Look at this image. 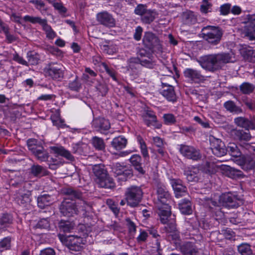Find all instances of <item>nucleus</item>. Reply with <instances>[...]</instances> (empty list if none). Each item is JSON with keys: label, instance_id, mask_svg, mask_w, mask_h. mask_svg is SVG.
<instances>
[{"label": "nucleus", "instance_id": "f257e3e1", "mask_svg": "<svg viewBox=\"0 0 255 255\" xmlns=\"http://www.w3.org/2000/svg\"><path fill=\"white\" fill-rule=\"evenodd\" d=\"M63 194L68 197L65 198L59 206L60 213L67 217H74L79 214L80 208L78 204H83L82 210L90 208L89 203L83 200V193L79 190L67 188L63 190Z\"/></svg>", "mask_w": 255, "mask_h": 255}, {"label": "nucleus", "instance_id": "f03ea898", "mask_svg": "<svg viewBox=\"0 0 255 255\" xmlns=\"http://www.w3.org/2000/svg\"><path fill=\"white\" fill-rule=\"evenodd\" d=\"M233 55L232 52L208 55L202 57L198 63L206 70L214 72L221 69L227 63L233 62Z\"/></svg>", "mask_w": 255, "mask_h": 255}, {"label": "nucleus", "instance_id": "7ed1b4c3", "mask_svg": "<svg viewBox=\"0 0 255 255\" xmlns=\"http://www.w3.org/2000/svg\"><path fill=\"white\" fill-rule=\"evenodd\" d=\"M201 32L204 40L212 45H216L220 42L224 31L219 26L207 25L203 27Z\"/></svg>", "mask_w": 255, "mask_h": 255}, {"label": "nucleus", "instance_id": "20e7f679", "mask_svg": "<svg viewBox=\"0 0 255 255\" xmlns=\"http://www.w3.org/2000/svg\"><path fill=\"white\" fill-rule=\"evenodd\" d=\"M95 175L97 177V183L102 188L112 189L115 184L112 178L110 177L107 171L102 165H95L93 168Z\"/></svg>", "mask_w": 255, "mask_h": 255}, {"label": "nucleus", "instance_id": "39448f33", "mask_svg": "<svg viewBox=\"0 0 255 255\" xmlns=\"http://www.w3.org/2000/svg\"><path fill=\"white\" fill-rule=\"evenodd\" d=\"M63 66L57 62H51L44 68V72L47 76L54 80L59 81L64 76Z\"/></svg>", "mask_w": 255, "mask_h": 255}, {"label": "nucleus", "instance_id": "423d86ee", "mask_svg": "<svg viewBox=\"0 0 255 255\" xmlns=\"http://www.w3.org/2000/svg\"><path fill=\"white\" fill-rule=\"evenodd\" d=\"M143 192L140 187L131 186L127 189L125 193L126 200L128 205L131 207L137 206L141 201Z\"/></svg>", "mask_w": 255, "mask_h": 255}, {"label": "nucleus", "instance_id": "0eeeda50", "mask_svg": "<svg viewBox=\"0 0 255 255\" xmlns=\"http://www.w3.org/2000/svg\"><path fill=\"white\" fill-rule=\"evenodd\" d=\"M220 201L223 206L229 208H237L244 204L241 197L231 192L223 194L220 197Z\"/></svg>", "mask_w": 255, "mask_h": 255}, {"label": "nucleus", "instance_id": "6e6552de", "mask_svg": "<svg viewBox=\"0 0 255 255\" xmlns=\"http://www.w3.org/2000/svg\"><path fill=\"white\" fill-rule=\"evenodd\" d=\"M142 42L146 48L152 51H161L162 50V46L158 37L151 32L144 33Z\"/></svg>", "mask_w": 255, "mask_h": 255}, {"label": "nucleus", "instance_id": "1a4fd4ad", "mask_svg": "<svg viewBox=\"0 0 255 255\" xmlns=\"http://www.w3.org/2000/svg\"><path fill=\"white\" fill-rule=\"evenodd\" d=\"M209 141L210 148L213 154L215 156L222 157L227 153V149L224 142L220 139L217 138L213 135H210Z\"/></svg>", "mask_w": 255, "mask_h": 255}, {"label": "nucleus", "instance_id": "9d476101", "mask_svg": "<svg viewBox=\"0 0 255 255\" xmlns=\"http://www.w3.org/2000/svg\"><path fill=\"white\" fill-rule=\"evenodd\" d=\"M179 151L183 156L187 159L198 161L202 158V154L200 150L192 146L181 144Z\"/></svg>", "mask_w": 255, "mask_h": 255}, {"label": "nucleus", "instance_id": "9b49d317", "mask_svg": "<svg viewBox=\"0 0 255 255\" xmlns=\"http://www.w3.org/2000/svg\"><path fill=\"white\" fill-rule=\"evenodd\" d=\"M111 169L115 176H119V179L122 181H126L128 177L131 176L132 175L131 169L120 163L114 164Z\"/></svg>", "mask_w": 255, "mask_h": 255}, {"label": "nucleus", "instance_id": "f8f14e48", "mask_svg": "<svg viewBox=\"0 0 255 255\" xmlns=\"http://www.w3.org/2000/svg\"><path fill=\"white\" fill-rule=\"evenodd\" d=\"M156 204H170L171 201V195L166 187L161 183L156 185Z\"/></svg>", "mask_w": 255, "mask_h": 255}, {"label": "nucleus", "instance_id": "ddd939ff", "mask_svg": "<svg viewBox=\"0 0 255 255\" xmlns=\"http://www.w3.org/2000/svg\"><path fill=\"white\" fill-rule=\"evenodd\" d=\"M236 162L244 170H254L255 169V154L243 155L236 160Z\"/></svg>", "mask_w": 255, "mask_h": 255}, {"label": "nucleus", "instance_id": "4468645a", "mask_svg": "<svg viewBox=\"0 0 255 255\" xmlns=\"http://www.w3.org/2000/svg\"><path fill=\"white\" fill-rule=\"evenodd\" d=\"M84 244L83 238L78 236H69L66 239V245L72 253L81 251Z\"/></svg>", "mask_w": 255, "mask_h": 255}, {"label": "nucleus", "instance_id": "2eb2a0df", "mask_svg": "<svg viewBox=\"0 0 255 255\" xmlns=\"http://www.w3.org/2000/svg\"><path fill=\"white\" fill-rule=\"evenodd\" d=\"M144 123L147 126H153L156 128H160L161 124L157 123V117L155 113L148 109L144 110L142 115Z\"/></svg>", "mask_w": 255, "mask_h": 255}, {"label": "nucleus", "instance_id": "dca6fc26", "mask_svg": "<svg viewBox=\"0 0 255 255\" xmlns=\"http://www.w3.org/2000/svg\"><path fill=\"white\" fill-rule=\"evenodd\" d=\"M157 213L161 222L165 224L168 223V218L171 215V209L169 204H156Z\"/></svg>", "mask_w": 255, "mask_h": 255}, {"label": "nucleus", "instance_id": "f3484780", "mask_svg": "<svg viewBox=\"0 0 255 255\" xmlns=\"http://www.w3.org/2000/svg\"><path fill=\"white\" fill-rule=\"evenodd\" d=\"M92 127L98 131L105 133L111 128L108 120L104 118H95L92 122Z\"/></svg>", "mask_w": 255, "mask_h": 255}, {"label": "nucleus", "instance_id": "a211bd4d", "mask_svg": "<svg viewBox=\"0 0 255 255\" xmlns=\"http://www.w3.org/2000/svg\"><path fill=\"white\" fill-rule=\"evenodd\" d=\"M97 19L100 24L108 27H113L116 25L115 19L111 14L107 12H102L98 13Z\"/></svg>", "mask_w": 255, "mask_h": 255}, {"label": "nucleus", "instance_id": "6ab92c4d", "mask_svg": "<svg viewBox=\"0 0 255 255\" xmlns=\"http://www.w3.org/2000/svg\"><path fill=\"white\" fill-rule=\"evenodd\" d=\"M184 76L195 83H200L205 80L200 72L192 68H187L184 71Z\"/></svg>", "mask_w": 255, "mask_h": 255}, {"label": "nucleus", "instance_id": "aec40b11", "mask_svg": "<svg viewBox=\"0 0 255 255\" xmlns=\"http://www.w3.org/2000/svg\"><path fill=\"white\" fill-rule=\"evenodd\" d=\"M162 88L160 93L168 101L175 102L176 100V96L174 91V87L165 83L161 82Z\"/></svg>", "mask_w": 255, "mask_h": 255}, {"label": "nucleus", "instance_id": "412c9836", "mask_svg": "<svg viewBox=\"0 0 255 255\" xmlns=\"http://www.w3.org/2000/svg\"><path fill=\"white\" fill-rule=\"evenodd\" d=\"M231 136L235 140L248 141L252 138L249 130L234 128L231 130Z\"/></svg>", "mask_w": 255, "mask_h": 255}, {"label": "nucleus", "instance_id": "4be33fe9", "mask_svg": "<svg viewBox=\"0 0 255 255\" xmlns=\"http://www.w3.org/2000/svg\"><path fill=\"white\" fill-rule=\"evenodd\" d=\"M184 174L188 182H198L200 179V170L197 167H188L184 170Z\"/></svg>", "mask_w": 255, "mask_h": 255}, {"label": "nucleus", "instance_id": "5701e85b", "mask_svg": "<svg viewBox=\"0 0 255 255\" xmlns=\"http://www.w3.org/2000/svg\"><path fill=\"white\" fill-rule=\"evenodd\" d=\"M246 26L245 35L250 41H255V15L250 16Z\"/></svg>", "mask_w": 255, "mask_h": 255}, {"label": "nucleus", "instance_id": "b1692460", "mask_svg": "<svg viewBox=\"0 0 255 255\" xmlns=\"http://www.w3.org/2000/svg\"><path fill=\"white\" fill-rule=\"evenodd\" d=\"M170 183L171 185L176 197L183 196L187 192V188L183 185L182 181L178 179H171Z\"/></svg>", "mask_w": 255, "mask_h": 255}, {"label": "nucleus", "instance_id": "393cba45", "mask_svg": "<svg viewBox=\"0 0 255 255\" xmlns=\"http://www.w3.org/2000/svg\"><path fill=\"white\" fill-rule=\"evenodd\" d=\"M140 61L139 58L132 57L128 60V65L127 66V72L133 77L138 75Z\"/></svg>", "mask_w": 255, "mask_h": 255}, {"label": "nucleus", "instance_id": "a878e982", "mask_svg": "<svg viewBox=\"0 0 255 255\" xmlns=\"http://www.w3.org/2000/svg\"><path fill=\"white\" fill-rule=\"evenodd\" d=\"M235 124L245 130L255 129V122L254 120H250L245 117H240L234 119Z\"/></svg>", "mask_w": 255, "mask_h": 255}, {"label": "nucleus", "instance_id": "bb28decb", "mask_svg": "<svg viewBox=\"0 0 255 255\" xmlns=\"http://www.w3.org/2000/svg\"><path fill=\"white\" fill-rule=\"evenodd\" d=\"M221 169L224 171L226 176L232 179H239L244 176L242 171L230 166L222 165Z\"/></svg>", "mask_w": 255, "mask_h": 255}, {"label": "nucleus", "instance_id": "cd10ccee", "mask_svg": "<svg viewBox=\"0 0 255 255\" xmlns=\"http://www.w3.org/2000/svg\"><path fill=\"white\" fill-rule=\"evenodd\" d=\"M180 250L183 255H199L198 249L191 242H185L180 246Z\"/></svg>", "mask_w": 255, "mask_h": 255}, {"label": "nucleus", "instance_id": "c85d7f7f", "mask_svg": "<svg viewBox=\"0 0 255 255\" xmlns=\"http://www.w3.org/2000/svg\"><path fill=\"white\" fill-rule=\"evenodd\" d=\"M82 86L80 78L77 75L71 76L68 81V88L71 91L78 92L82 89Z\"/></svg>", "mask_w": 255, "mask_h": 255}, {"label": "nucleus", "instance_id": "c756f323", "mask_svg": "<svg viewBox=\"0 0 255 255\" xmlns=\"http://www.w3.org/2000/svg\"><path fill=\"white\" fill-rule=\"evenodd\" d=\"M139 55L142 57L139 58V64L145 67L153 69L156 65V62L153 59V56L150 54H148V56H145L144 54L141 52H139Z\"/></svg>", "mask_w": 255, "mask_h": 255}, {"label": "nucleus", "instance_id": "7c9ffc66", "mask_svg": "<svg viewBox=\"0 0 255 255\" xmlns=\"http://www.w3.org/2000/svg\"><path fill=\"white\" fill-rule=\"evenodd\" d=\"M53 201V198L49 194H43L37 197V206L41 209L49 206Z\"/></svg>", "mask_w": 255, "mask_h": 255}, {"label": "nucleus", "instance_id": "2f4dec72", "mask_svg": "<svg viewBox=\"0 0 255 255\" xmlns=\"http://www.w3.org/2000/svg\"><path fill=\"white\" fill-rule=\"evenodd\" d=\"M129 161L137 171L141 174L145 173V171L143 169L142 163H141V158L140 155L138 154L132 155L129 159Z\"/></svg>", "mask_w": 255, "mask_h": 255}, {"label": "nucleus", "instance_id": "473e14b6", "mask_svg": "<svg viewBox=\"0 0 255 255\" xmlns=\"http://www.w3.org/2000/svg\"><path fill=\"white\" fill-rule=\"evenodd\" d=\"M50 148L51 151L55 154L61 155L69 160L72 161L74 160V157L71 153L62 146H54L50 147Z\"/></svg>", "mask_w": 255, "mask_h": 255}, {"label": "nucleus", "instance_id": "72a5a7b5", "mask_svg": "<svg viewBox=\"0 0 255 255\" xmlns=\"http://www.w3.org/2000/svg\"><path fill=\"white\" fill-rule=\"evenodd\" d=\"M157 15L155 10L149 9L141 17V21L144 24H149L154 20Z\"/></svg>", "mask_w": 255, "mask_h": 255}, {"label": "nucleus", "instance_id": "f704fd0d", "mask_svg": "<svg viewBox=\"0 0 255 255\" xmlns=\"http://www.w3.org/2000/svg\"><path fill=\"white\" fill-rule=\"evenodd\" d=\"M127 144V139L122 136L115 137L111 142L112 147L117 150L125 148Z\"/></svg>", "mask_w": 255, "mask_h": 255}, {"label": "nucleus", "instance_id": "c9c22d12", "mask_svg": "<svg viewBox=\"0 0 255 255\" xmlns=\"http://www.w3.org/2000/svg\"><path fill=\"white\" fill-rule=\"evenodd\" d=\"M75 226V224L73 222L67 220H61L58 222V227L60 232L64 233H68L72 230Z\"/></svg>", "mask_w": 255, "mask_h": 255}, {"label": "nucleus", "instance_id": "e433bc0d", "mask_svg": "<svg viewBox=\"0 0 255 255\" xmlns=\"http://www.w3.org/2000/svg\"><path fill=\"white\" fill-rule=\"evenodd\" d=\"M241 54L247 60H252L255 58V50L252 47L245 45L240 50Z\"/></svg>", "mask_w": 255, "mask_h": 255}, {"label": "nucleus", "instance_id": "4c0bfd02", "mask_svg": "<svg viewBox=\"0 0 255 255\" xmlns=\"http://www.w3.org/2000/svg\"><path fill=\"white\" fill-rule=\"evenodd\" d=\"M181 212L185 215H189L192 213L191 203L188 199H183L178 204Z\"/></svg>", "mask_w": 255, "mask_h": 255}, {"label": "nucleus", "instance_id": "58836bf2", "mask_svg": "<svg viewBox=\"0 0 255 255\" xmlns=\"http://www.w3.org/2000/svg\"><path fill=\"white\" fill-rule=\"evenodd\" d=\"M30 173L34 176H43L47 174V171L42 166L33 164L31 166Z\"/></svg>", "mask_w": 255, "mask_h": 255}, {"label": "nucleus", "instance_id": "ea45409f", "mask_svg": "<svg viewBox=\"0 0 255 255\" xmlns=\"http://www.w3.org/2000/svg\"><path fill=\"white\" fill-rule=\"evenodd\" d=\"M32 153L38 160L41 161L46 160L48 157V153L41 145L38 146V148Z\"/></svg>", "mask_w": 255, "mask_h": 255}, {"label": "nucleus", "instance_id": "a19ab883", "mask_svg": "<svg viewBox=\"0 0 255 255\" xmlns=\"http://www.w3.org/2000/svg\"><path fill=\"white\" fill-rule=\"evenodd\" d=\"M220 167V165H217L214 161H206L204 165V169L206 173L213 174L218 170Z\"/></svg>", "mask_w": 255, "mask_h": 255}, {"label": "nucleus", "instance_id": "79ce46f5", "mask_svg": "<svg viewBox=\"0 0 255 255\" xmlns=\"http://www.w3.org/2000/svg\"><path fill=\"white\" fill-rule=\"evenodd\" d=\"M224 106L227 111L231 113L238 114L243 112L242 109L236 106L233 101H228L224 103Z\"/></svg>", "mask_w": 255, "mask_h": 255}, {"label": "nucleus", "instance_id": "37998d69", "mask_svg": "<svg viewBox=\"0 0 255 255\" xmlns=\"http://www.w3.org/2000/svg\"><path fill=\"white\" fill-rule=\"evenodd\" d=\"M28 65H35L38 64L40 60L39 55L33 51H28L27 53Z\"/></svg>", "mask_w": 255, "mask_h": 255}, {"label": "nucleus", "instance_id": "c03bdc74", "mask_svg": "<svg viewBox=\"0 0 255 255\" xmlns=\"http://www.w3.org/2000/svg\"><path fill=\"white\" fill-rule=\"evenodd\" d=\"M183 22L185 24L191 25L195 23L197 19L192 12H186L182 16Z\"/></svg>", "mask_w": 255, "mask_h": 255}, {"label": "nucleus", "instance_id": "a18cd8bd", "mask_svg": "<svg viewBox=\"0 0 255 255\" xmlns=\"http://www.w3.org/2000/svg\"><path fill=\"white\" fill-rule=\"evenodd\" d=\"M255 89V85L249 82H244L240 86V90L244 94L249 95Z\"/></svg>", "mask_w": 255, "mask_h": 255}, {"label": "nucleus", "instance_id": "49530a36", "mask_svg": "<svg viewBox=\"0 0 255 255\" xmlns=\"http://www.w3.org/2000/svg\"><path fill=\"white\" fill-rule=\"evenodd\" d=\"M238 250L241 255H252L253 254L251 246L247 243H243L238 246Z\"/></svg>", "mask_w": 255, "mask_h": 255}, {"label": "nucleus", "instance_id": "de8ad7c7", "mask_svg": "<svg viewBox=\"0 0 255 255\" xmlns=\"http://www.w3.org/2000/svg\"><path fill=\"white\" fill-rule=\"evenodd\" d=\"M227 149V151L229 152L232 156L239 157V158L242 156L241 152L236 144L233 143H230Z\"/></svg>", "mask_w": 255, "mask_h": 255}, {"label": "nucleus", "instance_id": "09e8293b", "mask_svg": "<svg viewBox=\"0 0 255 255\" xmlns=\"http://www.w3.org/2000/svg\"><path fill=\"white\" fill-rule=\"evenodd\" d=\"M92 142L94 147L97 150H103L105 148V144L104 140L98 136H94L92 139Z\"/></svg>", "mask_w": 255, "mask_h": 255}, {"label": "nucleus", "instance_id": "8fccbe9b", "mask_svg": "<svg viewBox=\"0 0 255 255\" xmlns=\"http://www.w3.org/2000/svg\"><path fill=\"white\" fill-rule=\"evenodd\" d=\"M12 221V217L11 215L7 213L3 214L0 217V225L6 227L11 224Z\"/></svg>", "mask_w": 255, "mask_h": 255}, {"label": "nucleus", "instance_id": "3c124183", "mask_svg": "<svg viewBox=\"0 0 255 255\" xmlns=\"http://www.w3.org/2000/svg\"><path fill=\"white\" fill-rule=\"evenodd\" d=\"M138 140L140 144L141 153L145 160H146L147 158H149V155L145 142L141 137H138Z\"/></svg>", "mask_w": 255, "mask_h": 255}, {"label": "nucleus", "instance_id": "603ef678", "mask_svg": "<svg viewBox=\"0 0 255 255\" xmlns=\"http://www.w3.org/2000/svg\"><path fill=\"white\" fill-rule=\"evenodd\" d=\"M51 120L53 125L56 126L58 128L68 127V126H67L64 123V121L58 116L51 117Z\"/></svg>", "mask_w": 255, "mask_h": 255}, {"label": "nucleus", "instance_id": "864d4df0", "mask_svg": "<svg viewBox=\"0 0 255 255\" xmlns=\"http://www.w3.org/2000/svg\"><path fill=\"white\" fill-rule=\"evenodd\" d=\"M30 194H31L30 192L27 191L26 193L19 195L17 200L18 204L24 205L25 204L29 203L30 201Z\"/></svg>", "mask_w": 255, "mask_h": 255}, {"label": "nucleus", "instance_id": "5fc2aeb1", "mask_svg": "<svg viewBox=\"0 0 255 255\" xmlns=\"http://www.w3.org/2000/svg\"><path fill=\"white\" fill-rule=\"evenodd\" d=\"M149 9H147L146 5L143 4H138L135 8L134 12L136 15H140L142 17Z\"/></svg>", "mask_w": 255, "mask_h": 255}, {"label": "nucleus", "instance_id": "6e6d98bb", "mask_svg": "<svg viewBox=\"0 0 255 255\" xmlns=\"http://www.w3.org/2000/svg\"><path fill=\"white\" fill-rule=\"evenodd\" d=\"M10 238L6 237L0 242V252L9 249L10 248Z\"/></svg>", "mask_w": 255, "mask_h": 255}, {"label": "nucleus", "instance_id": "4d7b16f0", "mask_svg": "<svg viewBox=\"0 0 255 255\" xmlns=\"http://www.w3.org/2000/svg\"><path fill=\"white\" fill-rule=\"evenodd\" d=\"M212 4L208 0H203L202 4L200 6V10L202 13H207L211 11Z\"/></svg>", "mask_w": 255, "mask_h": 255}, {"label": "nucleus", "instance_id": "13d9d810", "mask_svg": "<svg viewBox=\"0 0 255 255\" xmlns=\"http://www.w3.org/2000/svg\"><path fill=\"white\" fill-rule=\"evenodd\" d=\"M139 235L136 238V241L138 244H141L146 241L148 237V232L141 229L139 231Z\"/></svg>", "mask_w": 255, "mask_h": 255}, {"label": "nucleus", "instance_id": "bf43d9fd", "mask_svg": "<svg viewBox=\"0 0 255 255\" xmlns=\"http://www.w3.org/2000/svg\"><path fill=\"white\" fill-rule=\"evenodd\" d=\"M52 4L54 8L58 10L60 14L63 15L64 16H65L64 14L67 12V9L63 5L62 3L54 2Z\"/></svg>", "mask_w": 255, "mask_h": 255}, {"label": "nucleus", "instance_id": "052dcab7", "mask_svg": "<svg viewBox=\"0 0 255 255\" xmlns=\"http://www.w3.org/2000/svg\"><path fill=\"white\" fill-rule=\"evenodd\" d=\"M96 89L102 96H106L109 90L107 85L104 83L98 84L96 86Z\"/></svg>", "mask_w": 255, "mask_h": 255}, {"label": "nucleus", "instance_id": "680f3d73", "mask_svg": "<svg viewBox=\"0 0 255 255\" xmlns=\"http://www.w3.org/2000/svg\"><path fill=\"white\" fill-rule=\"evenodd\" d=\"M110 41L106 40L104 42H103L100 44L101 49L106 53L111 54L113 53V51L110 48V45H109Z\"/></svg>", "mask_w": 255, "mask_h": 255}, {"label": "nucleus", "instance_id": "e2e57ef3", "mask_svg": "<svg viewBox=\"0 0 255 255\" xmlns=\"http://www.w3.org/2000/svg\"><path fill=\"white\" fill-rule=\"evenodd\" d=\"M50 227L49 221L48 218H43L40 220L36 224V227L39 229H48Z\"/></svg>", "mask_w": 255, "mask_h": 255}, {"label": "nucleus", "instance_id": "0e129e2a", "mask_svg": "<svg viewBox=\"0 0 255 255\" xmlns=\"http://www.w3.org/2000/svg\"><path fill=\"white\" fill-rule=\"evenodd\" d=\"M36 142L37 140L34 139H29L27 141L28 148L32 152L34 151L38 146H40V145L37 144Z\"/></svg>", "mask_w": 255, "mask_h": 255}, {"label": "nucleus", "instance_id": "69168bd1", "mask_svg": "<svg viewBox=\"0 0 255 255\" xmlns=\"http://www.w3.org/2000/svg\"><path fill=\"white\" fill-rule=\"evenodd\" d=\"M23 19L25 21H29L32 23H39L40 24L42 19L39 17H33L30 15H25L23 17Z\"/></svg>", "mask_w": 255, "mask_h": 255}, {"label": "nucleus", "instance_id": "338daca9", "mask_svg": "<svg viewBox=\"0 0 255 255\" xmlns=\"http://www.w3.org/2000/svg\"><path fill=\"white\" fill-rule=\"evenodd\" d=\"M102 65L106 72L113 79V80L116 81L117 78L114 70L112 68H109L108 65L105 63H103Z\"/></svg>", "mask_w": 255, "mask_h": 255}, {"label": "nucleus", "instance_id": "774afa93", "mask_svg": "<svg viewBox=\"0 0 255 255\" xmlns=\"http://www.w3.org/2000/svg\"><path fill=\"white\" fill-rule=\"evenodd\" d=\"M194 120L204 128H208L210 127L208 121L204 118L201 119L198 116H195L194 118Z\"/></svg>", "mask_w": 255, "mask_h": 255}]
</instances>
